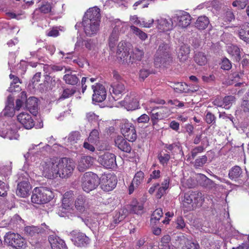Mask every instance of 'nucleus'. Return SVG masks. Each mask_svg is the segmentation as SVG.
Here are the masks:
<instances>
[{
  "label": "nucleus",
  "instance_id": "f257e3e1",
  "mask_svg": "<svg viewBox=\"0 0 249 249\" xmlns=\"http://www.w3.org/2000/svg\"><path fill=\"white\" fill-rule=\"evenodd\" d=\"M75 163L68 158L47 159L41 163L42 175L49 179L68 178L72 174Z\"/></svg>",
  "mask_w": 249,
  "mask_h": 249
},
{
  "label": "nucleus",
  "instance_id": "f03ea898",
  "mask_svg": "<svg viewBox=\"0 0 249 249\" xmlns=\"http://www.w3.org/2000/svg\"><path fill=\"white\" fill-rule=\"evenodd\" d=\"M100 10L96 7L89 8L85 13L82 22L84 31L86 36H93L99 30Z\"/></svg>",
  "mask_w": 249,
  "mask_h": 249
},
{
  "label": "nucleus",
  "instance_id": "7ed1b4c3",
  "mask_svg": "<svg viewBox=\"0 0 249 249\" xmlns=\"http://www.w3.org/2000/svg\"><path fill=\"white\" fill-rule=\"evenodd\" d=\"M204 201L202 194L198 192L185 193L182 200L183 205L187 208V211L193 210L196 207H200Z\"/></svg>",
  "mask_w": 249,
  "mask_h": 249
},
{
  "label": "nucleus",
  "instance_id": "20e7f679",
  "mask_svg": "<svg viewBox=\"0 0 249 249\" xmlns=\"http://www.w3.org/2000/svg\"><path fill=\"white\" fill-rule=\"evenodd\" d=\"M53 197V193L50 189L41 187L34 189L31 200L34 203L43 204L49 202Z\"/></svg>",
  "mask_w": 249,
  "mask_h": 249
},
{
  "label": "nucleus",
  "instance_id": "39448f33",
  "mask_svg": "<svg viewBox=\"0 0 249 249\" xmlns=\"http://www.w3.org/2000/svg\"><path fill=\"white\" fill-rule=\"evenodd\" d=\"M150 115V120L153 126L158 124L160 120L167 118L170 115V110L166 107H146L145 108Z\"/></svg>",
  "mask_w": 249,
  "mask_h": 249
},
{
  "label": "nucleus",
  "instance_id": "423d86ee",
  "mask_svg": "<svg viewBox=\"0 0 249 249\" xmlns=\"http://www.w3.org/2000/svg\"><path fill=\"white\" fill-rule=\"evenodd\" d=\"M4 242L9 246L16 249H25L27 247V242L20 235L9 232L4 236Z\"/></svg>",
  "mask_w": 249,
  "mask_h": 249
},
{
  "label": "nucleus",
  "instance_id": "0eeeda50",
  "mask_svg": "<svg viewBox=\"0 0 249 249\" xmlns=\"http://www.w3.org/2000/svg\"><path fill=\"white\" fill-rule=\"evenodd\" d=\"M82 187L86 192H89L95 189L99 184L98 176L92 172L86 173L81 179Z\"/></svg>",
  "mask_w": 249,
  "mask_h": 249
},
{
  "label": "nucleus",
  "instance_id": "6e6552de",
  "mask_svg": "<svg viewBox=\"0 0 249 249\" xmlns=\"http://www.w3.org/2000/svg\"><path fill=\"white\" fill-rule=\"evenodd\" d=\"M169 49V47L167 44L162 43L159 45L155 58V64L157 67L165 66L170 60Z\"/></svg>",
  "mask_w": 249,
  "mask_h": 249
},
{
  "label": "nucleus",
  "instance_id": "1a4fd4ad",
  "mask_svg": "<svg viewBox=\"0 0 249 249\" xmlns=\"http://www.w3.org/2000/svg\"><path fill=\"white\" fill-rule=\"evenodd\" d=\"M115 26L109 36L108 39V45L110 50L114 51L115 49L116 42L118 40L119 32L126 26L125 22H122L118 19L114 20Z\"/></svg>",
  "mask_w": 249,
  "mask_h": 249
},
{
  "label": "nucleus",
  "instance_id": "9d476101",
  "mask_svg": "<svg viewBox=\"0 0 249 249\" xmlns=\"http://www.w3.org/2000/svg\"><path fill=\"white\" fill-rule=\"evenodd\" d=\"M50 230L45 224L40 226H26L24 228V232L26 236L34 239L37 238L40 233H49Z\"/></svg>",
  "mask_w": 249,
  "mask_h": 249
},
{
  "label": "nucleus",
  "instance_id": "9b49d317",
  "mask_svg": "<svg viewBox=\"0 0 249 249\" xmlns=\"http://www.w3.org/2000/svg\"><path fill=\"white\" fill-rule=\"evenodd\" d=\"M99 184L103 190L109 192L112 190L117 184L116 177L109 173L102 175L99 178Z\"/></svg>",
  "mask_w": 249,
  "mask_h": 249
},
{
  "label": "nucleus",
  "instance_id": "f8f14e48",
  "mask_svg": "<svg viewBox=\"0 0 249 249\" xmlns=\"http://www.w3.org/2000/svg\"><path fill=\"white\" fill-rule=\"evenodd\" d=\"M121 132L124 137L129 142H134L137 137L133 124L129 123L127 120L123 121Z\"/></svg>",
  "mask_w": 249,
  "mask_h": 249
},
{
  "label": "nucleus",
  "instance_id": "ddd939ff",
  "mask_svg": "<svg viewBox=\"0 0 249 249\" xmlns=\"http://www.w3.org/2000/svg\"><path fill=\"white\" fill-rule=\"evenodd\" d=\"M98 163L106 168H111L116 164V156L109 152L100 155L98 158Z\"/></svg>",
  "mask_w": 249,
  "mask_h": 249
},
{
  "label": "nucleus",
  "instance_id": "4468645a",
  "mask_svg": "<svg viewBox=\"0 0 249 249\" xmlns=\"http://www.w3.org/2000/svg\"><path fill=\"white\" fill-rule=\"evenodd\" d=\"M93 91L92 100L96 102H102L106 98L107 91L105 87L101 84L92 85Z\"/></svg>",
  "mask_w": 249,
  "mask_h": 249
},
{
  "label": "nucleus",
  "instance_id": "2eb2a0df",
  "mask_svg": "<svg viewBox=\"0 0 249 249\" xmlns=\"http://www.w3.org/2000/svg\"><path fill=\"white\" fill-rule=\"evenodd\" d=\"M154 24L160 32L168 31L172 30L173 27V22L170 18L166 19L160 17L154 22Z\"/></svg>",
  "mask_w": 249,
  "mask_h": 249
},
{
  "label": "nucleus",
  "instance_id": "dca6fc26",
  "mask_svg": "<svg viewBox=\"0 0 249 249\" xmlns=\"http://www.w3.org/2000/svg\"><path fill=\"white\" fill-rule=\"evenodd\" d=\"M173 20L177 25L185 28L190 24L191 16L188 13L182 12L176 14L173 17Z\"/></svg>",
  "mask_w": 249,
  "mask_h": 249
},
{
  "label": "nucleus",
  "instance_id": "f3484780",
  "mask_svg": "<svg viewBox=\"0 0 249 249\" xmlns=\"http://www.w3.org/2000/svg\"><path fill=\"white\" fill-rule=\"evenodd\" d=\"M72 240L77 247H85L89 243V238L85 234L77 231H73Z\"/></svg>",
  "mask_w": 249,
  "mask_h": 249
},
{
  "label": "nucleus",
  "instance_id": "a211bd4d",
  "mask_svg": "<svg viewBox=\"0 0 249 249\" xmlns=\"http://www.w3.org/2000/svg\"><path fill=\"white\" fill-rule=\"evenodd\" d=\"M17 119L26 129H31L34 126L33 119L31 115L27 112L20 113L17 116Z\"/></svg>",
  "mask_w": 249,
  "mask_h": 249
},
{
  "label": "nucleus",
  "instance_id": "6ab92c4d",
  "mask_svg": "<svg viewBox=\"0 0 249 249\" xmlns=\"http://www.w3.org/2000/svg\"><path fill=\"white\" fill-rule=\"evenodd\" d=\"M74 194L72 191H69L66 192L62 200L61 211L65 212L66 211L71 210L73 201Z\"/></svg>",
  "mask_w": 249,
  "mask_h": 249
},
{
  "label": "nucleus",
  "instance_id": "aec40b11",
  "mask_svg": "<svg viewBox=\"0 0 249 249\" xmlns=\"http://www.w3.org/2000/svg\"><path fill=\"white\" fill-rule=\"evenodd\" d=\"M94 161V159L90 156H82L78 161L77 169L80 172H84L92 166Z\"/></svg>",
  "mask_w": 249,
  "mask_h": 249
},
{
  "label": "nucleus",
  "instance_id": "412c9836",
  "mask_svg": "<svg viewBox=\"0 0 249 249\" xmlns=\"http://www.w3.org/2000/svg\"><path fill=\"white\" fill-rule=\"evenodd\" d=\"M31 186L28 181L20 182L18 184L16 194L18 196L25 197L29 195Z\"/></svg>",
  "mask_w": 249,
  "mask_h": 249
},
{
  "label": "nucleus",
  "instance_id": "4be33fe9",
  "mask_svg": "<svg viewBox=\"0 0 249 249\" xmlns=\"http://www.w3.org/2000/svg\"><path fill=\"white\" fill-rule=\"evenodd\" d=\"M14 100L12 96H8L5 108L1 113L4 116L11 117L14 115L16 109L14 107Z\"/></svg>",
  "mask_w": 249,
  "mask_h": 249
},
{
  "label": "nucleus",
  "instance_id": "5701e85b",
  "mask_svg": "<svg viewBox=\"0 0 249 249\" xmlns=\"http://www.w3.org/2000/svg\"><path fill=\"white\" fill-rule=\"evenodd\" d=\"M178 239L182 249H198V244L188 239L184 235L178 236Z\"/></svg>",
  "mask_w": 249,
  "mask_h": 249
},
{
  "label": "nucleus",
  "instance_id": "b1692460",
  "mask_svg": "<svg viewBox=\"0 0 249 249\" xmlns=\"http://www.w3.org/2000/svg\"><path fill=\"white\" fill-rule=\"evenodd\" d=\"M174 89L175 91L178 93H189L197 91L198 88L196 86L192 88L191 86H188L185 83L178 82L175 84Z\"/></svg>",
  "mask_w": 249,
  "mask_h": 249
},
{
  "label": "nucleus",
  "instance_id": "393cba45",
  "mask_svg": "<svg viewBox=\"0 0 249 249\" xmlns=\"http://www.w3.org/2000/svg\"><path fill=\"white\" fill-rule=\"evenodd\" d=\"M49 241L52 249H67L64 240L54 235H50Z\"/></svg>",
  "mask_w": 249,
  "mask_h": 249
},
{
  "label": "nucleus",
  "instance_id": "a878e982",
  "mask_svg": "<svg viewBox=\"0 0 249 249\" xmlns=\"http://www.w3.org/2000/svg\"><path fill=\"white\" fill-rule=\"evenodd\" d=\"M144 178V174L142 171H138L135 174L132 183L129 187V194H132L135 188L137 187L143 182Z\"/></svg>",
  "mask_w": 249,
  "mask_h": 249
},
{
  "label": "nucleus",
  "instance_id": "bb28decb",
  "mask_svg": "<svg viewBox=\"0 0 249 249\" xmlns=\"http://www.w3.org/2000/svg\"><path fill=\"white\" fill-rule=\"evenodd\" d=\"M115 145L121 150L129 153L131 151V148L129 144L125 140L122 136H117L115 139Z\"/></svg>",
  "mask_w": 249,
  "mask_h": 249
},
{
  "label": "nucleus",
  "instance_id": "cd10ccee",
  "mask_svg": "<svg viewBox=\"0 0 249 249\" xmlns=\"http://www.w3.org/2000/svg\"><path fill=\"white\" fill-rule=\"evenodd\" d=\"M116 53L117 57L123 61L125 60L126 57H128L129 54V49L126 47L125 42H119L117 46Z\"/></svg>",
  "mask_w": 249,
  "mask_h": 249
},
{
  "label": "nucleus",
  "instance_id": "c85d7f7f",
  "mask_svg": "<svg viewBox=\"0 0 249 249\" xmlns=\"http://www.w3.org/2000/svg\"><path fill=\"white\" fill-rule=\"evenodd\" d=\"M190 48L186 44H182L177 50L178 58L182 62L186 61L189 58Z\"/></svg>",
  "mask_w": 249,
  "mask_h": 249
},
{
  "label": "nucleus",
  "instance_id": "c756f323",
  "mask_svg": "<svg viewBox=\"0 0 249 249\" xmlns=\"http://www.w3.org/2000/svg\"><path fill=\"white\" fill-rule=\"evenodd\" d=\"M144 55V52L142 50L136 48L132 51L130 55L126 57L125 62L127 63H133L136 61H140Z\"/></svg>",
  "mask_w": 249,
  "mask_h": 249
},
{
  "label": "nucleus",
  "instance_id": "7c9ffc66",
  "mask_svg": "<svg viewBox=\"0 0 249 249\" xmlns=\"http://www.w3.org/2000/svg\"><path fill=\"white\" fill-rule=\"evenodd\" d=\"M80 139V135L79 132L74 131L71 133L68 138L66 137L64 140L66 145L72 148V146H74L75 147H76V145H75V144L78 142Z\"/></svg>",
  "mask_w": 249,
  "mask_h": 249
},
{
  "label": "nucleus",
  "instance_id": "2f4dec72",
  "mask_svg": "<svg viewBox=\"0 0 249 249\" xmlns=\"http://www.w3.org/2000/svg\"><path fill=\"white\" fill-rule=\"evenodd\" d=\"M75 207L79 212L85 211L89 207L87 199L83 196H78L75 201Z\"/></svg>",
  "mask_w": 249,
  "mask_h": 249
},
{
  "label": "nucleus",
  "instance_id": "473e14b6",
  "mask_svg": "<svg viewBox=\"0 0 249 249\" xmlns=\"http://www.w3.org/2000/svg\"><path fill=\"white\" fill-rule=\"evenodd\" d=\"M228 176L231 180L237 181L243 176L242 169L239 166H234L229 170Z\"/></svg>",
  "mask_w": 249,
  "mask_h": 249
},
{
  "label": "nucleus",
  "instance_id": "72a5a7b5",
  "mask_svg": "<svg viewBox=\"0 0 249 249\" xmlns=\"http://www.w3.org/2000/svg\"><path fill=\"white\" fill-rule=\"evenodd\" d=\"M125 86L123 81H118V82H113L111 85L110 90L116 95L122 94L125 92Z\"/></svg>",
  "mask_w": 249,
  "mask_h": 249
},
{
  "label": "nucleus",
  "instance_id": "f704fd0d",
  "mask_svg": "<svg viewBox=\"0 0 249 249\" xmlns=\"http://www.w3.org/2000/svg\"><path fill=\"white\" fill-rule=\"evenodd\" d=\"M197 179L199 184L202 186L209 188H212L215 186L214 182L203 174H198Z\"/></svg>",
  "mask_w": 249,
  "mask_h": 249
},
{
  "label": "nucleus",
  "instance_id": "c9c22d12",
  "mask_svg": "<svg viewBox=\"0 0 249 249\" xmlns=\"http://www.w3.org/2000/svg\"><path fill=\"white\" fill-rule=\"evenodd\" d=\"M26 107L30 112H36L38 107L37 99L35 97H29L26 100Z\"/></svg>",
  "mask_w": 249,
  "mask_h": 249
},
{
  "label": "nucleus",
  "instance_id": "e433bc0d",
  "mask_svg": "<svg viewBox=\"0 0 249 249\" xmlns=\"http://www.w3.org/2000/svg\"><path fill=\"white\" fill-rule=\"evenodd\" d=\"M61 81L55 77H51L48 74L45 75L44 82L50 89H53L56 85H59Z\"/></svg>",
  "mask_w": 249,
  "mask_h": 249
},
{
  "label": "nucleus",
  "instance_id": "4c0bfd02",
  "mask_svg": "<svg viewBox=\"0 0 249 249\" xmlns=\"http://www.w3.org/2000/svg\"><path fill=\"white\" fill-rule=\"evenodd\" d=\"M210 23L209 18L205 16L199 17L196 22V27L199 30L205 29Z\"/></svg>",
  "mask_w": 249,
  "mask_h": 249
},
{
  "label": "nucleus",
  "instance_id": "58836bf2",
  "mask_svg": "<svg viewBox=\"0 0 249 249\" xmlns=\"http://www.w3.org/2000/svg\"><path fill=\"white\" fill-rule=\"evenodd\" d=\"M228 53L233 56L237 61H239L241 59L240 51L239 48L235 45H230L227 48Z\"/></svg>",
  "mask_w": 249,
  "mask_h": 249
},
{
  "label": "nucleus",
  "instance_id": "ea45409f",
  "mask_svg": "<svg viewBox=\"0 0 249 249\" xmlns=\"http://www.w3.org/2000/svg\"><path fill=\"white\" fill-rule=\"evenodd\" d=\"M171 238L169 235L163 236L161 239V244L159 249H176L170 243Z\"/></svg>",
  "mask_w": 249,
  "mask_h": 249
},
{
  "label": "nucleus",
  "instance_id": "a19ab883",
  "mask_svg": "<svg viewBox=\"0 0 249 249\" xmlns=\"http://www.w3.org/2000/svg\"><path fill=\"white\" fill-rule=\"evenodd\" d=\"M11 127L8 128L0 127V137L7 138L10 140L14 139L15 131L10 129Z\"/></svg>",
  "mask_w": 249,
  "mask_h": 249
},
{
  "label": "nucleus",
  "instance_id": "79ce46f5",
  "mask_svg": "<svg viewBox=\"0 0 249 249\" xmlns=\"http://www.w3.org/2000/svg\"><path fill=\"white\" fill-rule=\"evenodd\" d=\"M124 101L126 103V108L128 110H133L139 108V102L136 98H132V100H129V97H126Z\"/></svg>",
  "mask_w": 249,
  "mask_h": 249
},
{
  "label": "nucleus",
  "instance_id": "37998d69",
  "mask_svg": "<svg viewBox=\"0 0 249 249\" xmlns=\"http://www.w3.org/2000/svg\"><path fill=\"white\" fill-rule=\"evenodd\" d=\"M244 24L240 27H235L234 32L238 35L241 39L249 43V37L246 36V28H244Z\"/></svg>",
  "mask_w": 249,
  "mask_h": 249
},
{
  "label": "nucleus",
  "instance_id": "c03bdc74",
  "mask_svg": "<svg viewBox=\"0 0 249 249\" xmlns=\"http://www.w3.org/2000/svg\"><path fill=\"white\" fill-rule=\"evenodd\" d=\"M63 79L67 84L71 85H75L79 81V78L76 74L72 73L65 74L63 77Z\"/></svg>",
  "mask_w": 249,
  "mask_h": 249
},
{
  "label": "nucleus",
  "instance_id": "a18cd8bd",
  "mask_svg": "<svg viewBox=\"0 0 249 249\" xmlns=\"http://www.w3.org/2000/svg\"><path fill=\"white\" fill-rule=\"evenodd\" d=\"M130 29L132 31V33L137 36L141 40L144 41L147 38V35L139 28L132 25L130 26Z\"/></svg>",
  "mask_w": 249,
  "mask_h": 249
},
{
  "label": "nucleus",
  "instance_id": "49530a36",
  "mask_svg": "<svg viewBox=\"0 0 249 249\" xmlns=\"http://www.w3.org/2000/svg\"><path fill=\"white\" fill-rule=\"evenodd\" d=\"M195 61L199 65L203 66L207 63V59L204 53L198 52L196 54Z\"/></svg>",
  "mask_w": 249,
  "mask_h": 249
},
{
  "label": "nucleus",
  "instance_id": "de8ad7c7",
  "mask_svg": "<svg viewBox=\"0 0 249 249\" xmlns=\"http://www.w3.org/2000/svg\"><path fill=\"white\" fill-rule=\"evenodd\" d=\"M243 74L239 72H233L229 76V79L231 81V82L230 83L231 84H235V86H238L240 84H241V82H238L239 79L242 76Z\"/></svg>",
  "mask_w": 249,
  "mask_h": 249
},
{
  "label": "nucleus",
  "instance_id": "09e8293b",
  "mask_svg": "<svg viewBox=\"0 0 249 249\" xmlns=\"http://www.w3.org/2000/svg\"><path fill=\"white\" fill-rule=\"evenodd\" d=\"M99 132L97 129H93L90 133L88 138L89 142L96 143L99 140Z\"/></svg>",
  "mask_w": 249,
  "mask_h": 249
},
{
  "label": "nucleus",
  "instance_id": "8fccbe9b",
  "mask_svg": "<svg viewBox=\"0 0 249 249\" xmlns=\"http://www.w3.org/2000/svg\"><path fill=\"white\" fill-rule=\"evenodd\" d=\"M235 98L233 96H227L223 98L224 108L229 109L231 107L234 103Z\"/></svg>",
  "mask_w": 249,
  "mask_h": 249
},
{
  "label": "nucleus",
  "instance_id": "3c124183",
  "mask_svg": "<svg viewBox=\"0 0 249 249\" xmlns=\"http://www.w3.org/2000/svg\"><path fill=\"white\" fill-rule=\"evenodd\" d=\"M208 158L205 155L197 158L195 161L194 166L196 168L202 167L207 161Z\"/></svg>",
  "mask_w": 249,
  "mask_h": 249
},
{
  "label": "nucleus",
  "instance_id": "603ef678",
  "mask_svg": "<svg viewBox=\"0 0 249 249\" xmlns=\"http://www.w3.org/2000/svg\"><path fill=\"white\" fill-rule=\"evenodd\" d=\"M8 190V185L0 180V196L3 197L6 196Z\"/></svg>",
  "mask_w": 249,
  "mask_h": 249
},
{
  "label": "nucleus",
  "instance_id": "864d4df0",
  "mask_svg": "<svg viewBox=\"0 0 249 249\" xmlns=\"http://www.w3.org/2000/svg\"><path fill=\"white\" fill-rule=\"evenodd\" d=\"M143 206L142 203H137L135 205L132 206L131 211L132 213L139 214L143 212Z\"/></svg>",
  "mask_w": 249,
  "mask_h": 249
},
{
  "label": "nucleus",
  "instance_id": "5fc2aeb1",
  "mask_svg": "<svg viewBox=\"0 0 249 249\" xmlns=\"http://www.w3.org/2000/svg\"><path fill=\"white\" fill-rule=\"evenodd\" d=\"M86 117L87 120L91 123L96 122L99 120V116L93 112L87 113Z\"/></svg>",
  "mask_w": 249,
  "mask_h": 249
},
{
  "label": "nucleus",
  "instance_id": "6e6d98bb",
  "mask_svg": "<svg viewBox=\"0 0 249 249\" xmlns=\"http://www.w3.org/2000/svg\"><path fill=\"white\" fill-rule=\"evenodd\" d=\"M170 158V156L168 154H159L158 159L160 163L163 165L165 166L167 164Z\"/></svg>",
  "mask_w": 249,
  "mask_h": 249
},
{
  "label": "nucleus",
  "instance_id": "4d7b16f0",
  "mask_svg": "<svg viewBox=\"0 0 249 249\" xmlns=\"http://www.w3.org/2000/svg\"><path fill=\"white\" fill-rule=\"evenodd\" d=\"M163 215V212L161 209H157L155 210L151 216V220L152 221L155 220L158 221Z\"/></svg>",
  "mask_w": 249,
  "mask_h": 249
},
{
  "label": "nucleus",
  "instance_id": "13d9d810",
  "mask_svg": "<svg viewBox=\"0 0 249 249\" xmlns=\"http://www.w3.org/2000/svg\"><path fill=\"white\" fill-rule=\"evenodd\" d=\"M75 92L74 88L66 89H64L60 98L66 99L72 95Z\"/></svg>",
  "mask_w": 249,
  "mask_h": 249
},
{
  "label": "nucleus",
  "instance_id": "bf43d9fd",
  "mask_svg": "<svg viewBox=\"0 0 249 249\" xmlns=\"http://www.w3.org/2000/svg\"><path fill=\"white\" fill-rule=\"evenodd\" d=\"M248 0H235L232 2L234 7H238L240 9H244L247 5Z\"/></svg>",
  "mask_w": 249,
  "mask_h": 249
},
{
  "label": "nucleus",
  "instance_id": "052dcab7",
  "mask_svg": "<svg viewBox=\"0 0 249 249\" xmlns=\"http://www.w3.org/2000/svg\"><path fill=\"white\" fill-rule=\"evenodd\" d=\"M205 120L208 124H214L215 123L216 117L211 112H208L205 115Z\"/></svg>",
  "mask_w": 249,
  "mask_h": 249
},
{
  "label": "nucleus",
  "instance_id": "680f3d73",
  "mask_svg": "<svg viewBox=\"0 0 249 249\" xmlns=\"http://www.w3.org/2000/svg\"><path fill=\"white\" fill-rule=\"evenodd\" d=\"M150 119V117L146 114H142L139 117H138L136 120L135 121V123H147L149 121Z\"/></svg>",
  "mask_w": 249,
  "mask_h": 249
},
{
  "label": "nucleus",
  "instance_id": "e2e57ef3",
  "mask_svg": "<svg viewBox=\"0 0 249 249\" xmlns=\"http://www.w3.org/2000/svg\"><path fill=\"white\" fill-rule=\"evenodd\" d=\"M204 150V148L202 145L197 146L193 148L191 151L192 159H194L199 153L203 152Z\"/></svg>",
  "mask_w": 249,
  "mask_h": 249
},
{
  "label": "nucleus",
  "instance_id": "0e129e2a",
  "mask_svg": "<svg viewBox=\"0 0 249 249\" xmlns=\"http://www.w3.org/2000/svg\"><path fill=\"white\" fill-rule=\"evenodd\" d=\"M52 6L50 3L47 2L43 4L39 8L40 11L44 14L48 13L51 11Z\"/></svg>",
  "mask_w": 249,
  "mask_h": 249
},
{
  "label": "nucleus",
  "instance_id": "69168bd1",
  "mask_svg": "<svg viewBox=\"0 0 249 249\" xmlns=\"http://www.w3.org/2000/svg\"><path fill=\"white\" fill-rule=\"evenodd\" d=\"M160 177V171L159 170H153L150 175V178L147 180V183L151 182L152 179H157Z\"/></svg>",
  "mask_w": 249,
  "mask_h": 249
},
{
  "label": "nucleus",
  "instance_id": "338daca9",
  "mask_svg": "<svg viewBox=\"0 0 249 249\" xmlns=\"http://www.w3.org/2000/svg\"><path fill=\"white\" fill-rule=\"evenodd\" d=\"M154 20L153 19L148 20L147 22L144 20L141 21L140 20L139 21H138V23H137V25L143 27L150 28L154 24Z\"/></svg>",
  "mask_w": 249,
  "mask_h": 249
},
{
  "label": "nucleus",
  "instance_id": "774afa93",
  "mask_svg": "<svg viewBox=\"0 0 249 249\" xmlns=\"http://www.w3.org/2000/svg\"><path fill=\"white\" fill-rule=\"evenodd\" d=\"M47 36L51 37H56L59 36V30L57 27H53L46 32Z\"/></svg>",
  "mask_w": 249,
  "mask_h": 249
}]
</instances>
